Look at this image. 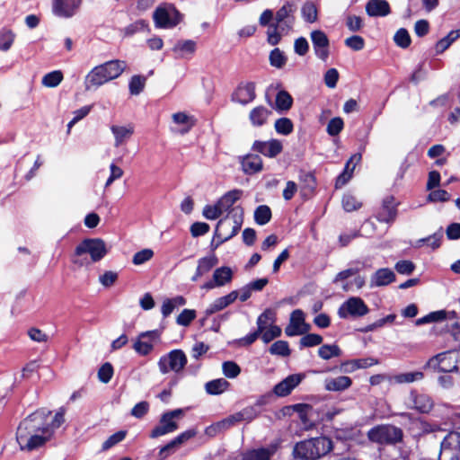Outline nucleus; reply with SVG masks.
<instances>
[{"label":"nucleus","mask_w":460,"mask_h":460,"mask_svg":"<svg viewBox=\"0 0 460 460\" xmlns=\"http://www.w3.org/2000/svg\"><path fill=\"white\" fill-rule=\"evenodd\" d=\"M66 410L58 409L52 420L49 421L51 411L41 408L21 421L16 431V440L22 451H33L45 445L54 431L65 422Z\"/></svg>","instance_id":"f257e3e1"},{"label":"nucleus","mask_w":460,"mask_h":460,"mask_svg":"<svg viewBox=\"0 0 460 460\" xmlns=\"http://www.w3.org/2000/svg\"><path fill=\"white\" fill-rule=\"evenodd\" d=\"M126 68L127 63L119 59L110 60L94 66L85 77V89L98 88L119 77Z\"/></svg>","instance_id":"f03ea898"},{"label":"nucleus","mask_w":460,"mask_h":460,"mask_svg":"<svg viewBox=\"0 0 460 460\" xmlns=\"http://www.w3.org/2000/svg\"><path fill=\"white\" fill-rule=\"evenodd\" d=\"M107 252L106 243L102 239L87 238L75 247L72 262L78 267H87L101 261Z\"/></svg>","instance_id":"7ed1b4c3"},{"label":"nucleus","mask_w":460,"mask_h":460,"mask_svg":"<svg viewBox=\"0 0 460 460\" xmlns=\"http://www.w3.org/2000/svg\"><path fill=\"white\" fill-rule=\"evenodd\" d=\"M333 449L335 445L329 438L319 437L297 443L293 453L301 460H317Z\"/></svg>","instance_id":"20e7f679"},{"label":"nucleus","mask_w":460,"mask_h":460,"mask_svg":"<svg viewBox=\"0 0 460 460\" xmlns=\"http://www.w3.org/2000/svg\"><path fill=\"white\" fill-rule=\"evenodd\" d=\"M233 222H230L228 217L220 219L217 225L215 231V238L217 239L216 248L224 242L228 241L234 236L241 229L243 218V208L239 206L232 209Z\"/></svg>","instance_id":"39448f33"},{"label":"nucleus","mask_w":460,"mask_h":460,"mask_svg":"<svg viewBox=\"0 0 460 460\" xmlns=\"http://www.w3.org/2000/svg\"><path fill=\"white\" fill-rule=\"evenodd\" d=\"M367 438L377 444H396L402 439V430L393 425H379L367 432Z\"/></svg>","instance_id":"423d86ee"},{"label":"nucleus","mask_w":460,"mask_h":460,"mask_svg":"<svg viewBox=\"0 0 460 460\" xmlns=\"http://www.w3.org/2000/svg\"><path fill=\"white\" fill-rule=\"evenodd\" d=\"M187 364V357L181 349H173L162 356L158 360L159 371L165 375L169 372H181Z\"/></svg>","instance_id":"0eeeda50"},{"label":"nucleus","mask_w":460,"mask_h":460,"mask_svg":"<svg viewBox=\"0 0 460 460\" xmlns=\"http://www.w3.org/2000/svg\"><path fill=\"white\" fill-rule=\"evenodd\" d=\"M183 414L181 409L166 411L162 414L158 425H156L150 433V438H156L178 429L179 426L176 419H180Z\"/></svg>","instance_id":"6e6552de"},{"label":"nucleus","mask_w":460,"mask_h":460,"mask_svg":"<svg viewBox=\"0 0 460 460\" xmlns=\"http://www.w3.org/2000/svg\"><path fill=\"white\" fill-rule=\"evenodd\" d=\"M438 460H460V432H449L440 443Z\"/></svg>","instance_id":"1a4fd4ad"},{"label":"nucleus","mask_w":460,"mask_h":460,"mask_svg":"<svg viewBox=\"0 0 460 460\" xmlns=\"http://www.w3.org/2000/svg\"><path fill=\"white\" fill-rule=\"evenodd\" d=\"M369 308L358 296H351L344 301L338 309V315L341 319L349 317L358 318L367 314Z\"/></svg>","instance_id":"9d476101"},{"label":"nucleus","mask_w":460,"mask_h":460,"mask_svg":"<svg viewBox=\"0 0 460 460\" xmlns=\"http://www.w3.org/2000/svg\"><path fill=\"white\" fill-rule=\"evenodd\" d=\"M179 12L173 7H159L153 14L155 26L159 28L174 27L179 23Z\"/></svg>","instance_id":"9b49d317"},{"label":"nucleus","mask_w":460,"mask_h":460,"mask_svg":"<svg viewBox=\"0 0 460 460\" xmlns=\"http://www.w3.org/2000/svg\"><path fill=\"white\" fill-rule=\"evenodd\" d=\"M310 37L315 56L326 61L330 55V41L326 33L321 30H315L310 33Z\"/></svg>","instance_id":"f8f14e48"},{"label":"nucleus","mask_w":460,"mask_h":460,"mask_svg":"<svg viewBox=\"0 0 460 460\" xmlns=\"http://www.w3.org/2000/svg\"><path fill=\"white\" fill-rule=\"evenodd\" d=\"M160 332L157 330L142 332L134 343V349L142 356L148 355L154 349V341H158Z\"/></svg>","instance_id":"ddd939ff"},{"label":"nucleus","mask_w":460,"mask_h":460,"mask_svg":"<svg viewBox=\"0 0 460 460\" xmlns=\"http://www.w3.org/2000/svg\"><path fill=\"white\" fill-rule=\"evenodd\" d=\"M310 330V325L305 323L304 313L296 309L290 315V323L285 328V333L288 337L302 335Z\"/></svg>","instance_id":"4468645a"},{"label":"nucleus","mask_w":460,"mask_h":460,"mask_svg":"<svg viewBox=\"0 0 460 460\" xmlns=\"http://www.w3.org/2000/svg\"><path fill=\"white\" fill-rule=\"evenodd\" d=\"M428 367L439 372H453L458 369L456 362L453 360L450 352H443L432 357L428 361Z\"/></svg>","instance_id":"2eb2a0df"},{"label":"nucleus","mask_w":460,"mask_h":460,"mask_svg":"<svg viewBox=\"0 0 460 460\" xmlns=\"http://www.w3.org/2000/svg\"><path fill=\"white\" fill-rule=\"evenodd\" d=\"M296 6L291 2H287L276 13V23L281 31H288L294 24V13Z\"/></svg>","instance_id":"dca6fc26"},{"label":"nucleus","mask_w":460,"mask_h":460,"mask_svg":"<svg viewBox=\"0 0 460 460\" xmlns=\"http://www.w3.org/2000/svg\"><path fill=\"white\" fill-rule=\"evenodd\" d=\"M397 217V204L394 198L388 196L384 199L382 205L377 211L376 217L379 222L393 223Z\"/></svg>","instance_id":"f3484780"},{"label":"nucleus","mask_w":460,"mask_h":460,"mask_svg":"<svg viewBox=\"0 0 460 460\" xmlns=\"http://www.w3.org/2000/svg\"><path fill=\"white\" fill-rule=\"evenodd\" d=\"M256 97L255 84L253 83H242L234 90L231 96L234 102L247 105Z\"/></svg>","instance_id":"a211bd4d"},{"label":"nucleus","mask_w":460,"mask_h":460,"mask_svg":"<svg viewBox=\"0 0 460 460\" xmlns=\"http://www.w3.org/2000/svg\"><path fill=\"white\" fill-rule=\"evenodd\" d=\"M252 150L258 152L264 156L274 158L283 150L282 143L278 139H270L269 141H254Z\"/></svg>","instance_id":"6ab92c4d"},{"label":"nucleus","mask_w":460,"mask_h":460,"mask_svg":"<svg viewBox=\"0 0 460 460\" xmlns=\"http://www.w3.org/2000/svg\"><path fill=\"white\" fill-rule=\"evenodd\" d=\"M110 128L114 137L115 147H119L125 145L135 132V127L132 123H128L127 125L113 124Z\"/></svg>","instance_id":"aec40b11"},{"label":"nucleus","mask_w":460,"mask_h":460,"mask_svg":"<svg viewBox=\"0 0 460 460\" xmlns=\"http://www.w3.org/2000/svg\"><path fill=\"white\" fill-rule=\"evenodd\" d=\"M82 0H54L53 13L60 17H72L79 8Z\"/></svg>","instance_id":"412c9836"},{"label":"nucleus","mask_w":460,"mask_h":460,"mask_svg":"<svg viewBox=\"0 0 460 460\" xmlns=\"http://www.w3.org/2000/svg\"><path fill=\"white\" fill-rule=\"evenodd\" d=\"M195 435L196 431L192 429L181 433L160 449L159 457L161 459H165L169 455L173 453L178 447H180L189 439L192 438Z\"/></svg>","instance_id":"4be33fe9"},{"label":"nucleus","mask_w":460,"mask_h":460,"mask_svg":"<svg viewBox=\"0 0 460 460\" xmlns=\"http://www.w3.org/2000/svg\"><path fill=\"white\" fill-rule=\"evenodd\" d=\"M304 375L294 374L286 377L274 386L273 392L278 396L288 395L294 388H296L303 380Z\"/></svg>","instance_id":"5701e85b"},{"label":"nucleus","mask_w":460,"mask_h":460,"mask_svg":"<svg viewBox=\"0 0 460 460\" xmlns=\"http://www.w3.org/2000/svg\"><path fill=\"white\" fill-rule=\"evenodd\" d=\"M366 12L371 17H384L391 13L386 0H369L366 4Z\"/></svg>","instance_id":"b1692460"},{"label":"nucleus","mask_w":460,"mask_h":460,"mask_svg":"<svg viewBox=\"0 0 460 460\" xmlns=\"http://www.w3.org/2000/svg\"><path fill=\"white\" fill-rule=\"evenodd\" d=\"M361 160V155L355 154L347 162L344 171L341 173L335 182L336 188H341L345 185L352 176L353 171L356 167V164Z\"/></svg>","instance_id":"393cba45"},{"label":"nucleus","mask_w":460,"mask_h":460,"mask_svg":"<svg viewBox=\"0 0 460 460\" xmlns=\"http://www.w3.org/2000/svg\"><path fill=\"white\" fill-rule=\"evenodd\" d=\"M351 385V378L346 376L329 377L324 380V388L330 392H341L350 387Z\"/></svg>","instance_id":"a878e982"},{"label":"nucleus","mask_w":460,"mask_h":460,"mask_svg":"<svg viewBox=\"0 0 460 460\" xmlns=\"http://www.w3.org/2000/svg\"><path fill=\"white\" fill-rule=\"evenodd\" d=\"M242 169L246 174H254L262 170V160L257 155H247L242 158Z\"/></svg>","instance_id":"bb28decb"},{"label":"nucleus","mask_w":460,"mask_h":460,"mask_svg":"<svg viewBox=\"0 0 460 460\" xmlns=\"http://www.w3.org/2000/svg\"><path fill=\"white\" fill-rule=\"evenodd\" d=\"M272 114V111L268 108L260 105L253 108L249 113V119L252 126L261 127L268 121L269 117Z\"/></svg>","instance_id":"cd10ccee"},{"label":"nucleus","mask_w":460,"mask_h":460,"mask_svg":"<svg viewBox=\"0 0 460 460\" xmlns=\"http://www.w3.org/2000/svg\"><path fill=\"white\" fill-rule=\"evenodd\" d=\"M394 273L387 269L383 268L375 272V274L371 277V287H382L386 286L394 280Z\"/></svg>","instance_id":"c85d7f7f"},{"label":"nucleus","mask_w":460,"mask_h":460,"mask_svg":"<svg viewBox=\"0 0 460 460\" xmlns=\"http://www.w3.org/2000/svg\"><path fill=\"white\" fill-rule=\"evenodd\" d=\"M196 50V42L191 40H179L172 48L177 58H185L191 56Z\"/></svg>","instance_id":"c756f323"},{"label":"nucleus","mask_w":460,"mask_h":460,"mask_svg":"<svg viewBox=\"0 0 460 460\" xmlns=\"http://www.w3.org/2000/svg\"><path fill=\"white\" fill-rule=\"evenodd\" d=\"M242 195L243 190L237 189L226 192L217 200V203L218 204V208H220L223 213L227 211L238 199H240Z\"/></svg>","instance_id":"7c9ffc66"},{"label":"nucleus","mask_w":460,"mask_h":460,"mask_svg":"<svg viewBox=\"0 0 460 460\" xmlns=\"http://www.w3.org/2000/svg\"><path fill=\"white\" fill-rule=\"evenodd\" d=\"M273 451L268 448H258L246 451L234 460H270Z\"/></svg>","instance_id":"2f4dec72"},{"label":"nucleus","mask_w":460,"mask_h":460,"mask_svg":"<svg viewBox=\"0 0 460 460\" xmlns=\"http://www.w3.org/2000/svg\"><path fill=\"white\" fill-rule=\"evenodd\" d=\"M423 376V373L420 371L401 373L394 376H389L388 382L390 384H410L421 380Z\"/></svg>","instance_id":"473e14b6"},{"label":"nucleus","mask_w":460,"mask_h":460,"mask_svg":"<svg viewBox=\"0 0 460 460\" xmlns=\"http://www.w3.org/2000/svg\"><path fill=\"white\" fill-rule=\"evenodd\" d=\"M233 276L234 272L231 268L223 266L216 269L212 277L216 281L215 283L220 288L229 284L233 279Z\"/></svg>","instance_id":"72a5a7b5"},{"label":"nucleus","mask_w":460,"mask_h":460,"mask_svg":"<svg viewBox=\"0 0 460 460\" xmlns=\"http://www.w3.org/2000/svg\"><path fill=\"white\" fill-rule=\"evenodd\" d=\"M230 383L225 378H217L207 382L205 384V390L208 394L217 395L223 394L228 389Z\"/></svg>","instance_id":"f704fd0d"},{"label":"nucleus","mask_w":460,"mask_h":460,"mask_svg":"<svg viewBox=\"0 0 460 460\" xmlns=\"http://www.w3.org/2000/svg\"><path fill=\"white\" fill-rule=\"evenodd\" d=\"M276 321V314L272 309H266L262 314H261L257 319V330L259 332L262 333V332L269 327L270 325H273Z\"/></svg>","instance_id":"c9c22d12"},{"label":"nucleus","mask_w":460,"mask_h":460,"mask_svg":"<svg viewBox=\"0 0 460 460\" xmlns=\"http://www.w3.org/2000/svg\"><path fill=\"white\" fill-rule=\"evenodd\" d=\"M318 355L323 359L328 360L332 358L340 357L341 350L336 344H325L319 348Z\"/></svg>","instance_id":"e433bc0d"},{"label":"nucleus","mask_w":460,"mask_h":460,"mask_svg":"<svg viewBox=\"0 0 460 460\" xmlns=\"http://www.w3.org/2000/svg\"><path fill=\"white\" fill-rule=\"evenodd\" d=\"M218 263V260L215 254L200 258L198 261L197 270L201 272L202 275L208 273Z\"/></svg>","instance_id":"4c0bfd02"},{"label":"nucleus","mask_w":460,"mask_h":460,"mask_svg":"<svg viewBox=\"0 0 460 460\" xmlns=\"http://www.w3.org/2000/svg\"><path fill=\"white\" fill-rule=\"evenodd\" d=\"M239 423L242 421H245L247 423L252 421L254 419H256L260 411H258L256 406H247L238 412H235Z\"/></svg>","instance_id":"58836bf2"},{"label":"nucleus","mask_w":460,"mask_h":460,"mask_svg":"<svg viewBox=\"0 0 460 460\" xmlns=\"http://www.w3.org/2000/svg\"><path fill=\"white\" fill-rule=\"evenodd\" d=\"M63 80V74L59 70L52 71L42 77V84L46 87H57Z\"/></svg>","instance_id":"ea45409f"},{"label":"nucleus","mask_w":460,"mask_h":460,"mask_svg":"<svg viewBox=\"0 0 460 460\" xmlns=\"http://www.w3.org/2000/svg\"><path fill=\"white\" fill-rule=\"evenodd\" d=\"M271 218L270 208L266 205L259 206L254 212V219L258 225L263 226Z\"/></svg>","instance_id":"a19ab883"},{"label":"nucleus","mask_w":460,"mask_h":460,"mask_svg":"<svg viewBox=\"0 0 460 460\" xmlns=\"http://www.w3.org/2000/svg\"><path fill=\"white\" fill-rule=\"evenodd\" d=\"M293 103L291 95L286 91H280L276 96V106L278 110L288 111Z\"/></svg>","instance_id":"79ce46f5"},{"label":"nucleus","mask_w":460,"mask_h":460,"mask_svg":"<svg viewBox=\"0 0 460 460\" xmlns=\"http://www.w3.org/2000/svg\"><path fill=\"white\" fill-rule=\"evenodd\" d=\"M271 355H277L281 357H288L290 355L291 350L289 345L286 341H275L269 349Z\"/></svg>","instance_id":"37998d69"},{"label":"nucleus","mask_w":460,"mask_h":460,"mask_svg":"<svg viewBox=\"0 0 460 460\" xmlns=\"http://www.w3.org/2000/svg\"><path fill=\"white\" fill-rule=\"evenodd\" d=\"M304 20L309 23L317 21V8L312 2L305 3L301 9Z\"/></svg>","instance_id":"c03bdc74"},{"label":"nucleus","mask_w":460,"mask_h":460,"mask_svg":"<svg viewBox=\"0 0 460 460\" xmlns=\"http://www.w3.org/2000/svg\"><path fill=\"white\" fill-rule=\"evenodd\" d=\"M146 85V77L142 75H133L129 81L128 88L132 95H138Z\"/></svg>","instance_id":"a18cd8bd"},{"label":"nucleus","mask_w":460,"mask_h":460,"mask_svg":"<svg viewBox=\"0 0 460 460\" xmlns=\"http://www.w3.org/2000/svg\"><path fill=\"white\" fill-rule=\"evenodd\" d=\"M415 408L420 412H429L433 407L432 400L426 394H420L414 400Z\"/></svg>","instance_id":"49530a36"},{"label":"nucleus","mask_w":460,"mask_h":460,"mask_svg":"<svg viewBox=\"0 0 460 460\" xmlns=\"http://www.w3.org/2000/svg\"><path fill=\"white\" fill-rule=\"evenodd\" d=\"M287 62V58L284 55L283 51L279 49L276 48L271 50L270 54V63L272 66L277 68H282Z\"/></svg>","instance_id":"de8ad7c7"},{"label":"nucleus","mask_w":460,"mask_h":460,"mask_svg":"<svg viewBox=\"0 0 460 460\" xmlns=\"http://www.w3.org/2000/svg\"><path fill=\"white\" fill-rule=\"evenodd\" d=\"M394 40L395 44L402 49H406L411 44V37L408 31L404 28L399 29L394 36Z\"/></svg>","instance_id":"09e8293b"},{"label":"nucleus","mask_w":460,"mask_h":460,"mask_svg":"<svg viewBox=\"0 0 460 460\" xmlns=\"http://www.w3.org/2000/svg\"><path fill=\"white\" fill-rule=\"evenodd\" d=\"M15 35L10 30H3L0 32V50L7 51L14 41Z\"/></svg>","instance_id":"8fccbe9b"},{"label":"nucleus","mask_w":460,"mask_h":460,"mask_svg":"<svg viewBox=\"0 0 460 460\" xmlns=\"http://www.w3.org/2000/svg\"><path fill=\"white\" fill-rule=\"evenodd\" d=\"M457 40V34L452 32V31L444 38L439 40L436 44V52L438 54L443 53L446 49H447L450 45Z\"/></svg>","instance_id":"3c124183"},{"label":"nucleus","mask_w":460,"mask_h":460,"mask_svg":"<svg viewBox=\"0 0 460 460\" xmlns=\"http://www.w3.org/2000/svg\"><path fill=\"white\" fill-rule=\"evenodd\" d=\"M323 342V337L315 333H308L300 339L301 348H309L320 345Z\"/></svg>","instance_id":"603ef678"},{"label":"nucleus","mask_w":460,"mask_h":460,"mask_svg":"<svg viewBox=\"0 0 460 460\" xmlns=\"http://www.w3.org/2000/svg\"><path fill=\"white\" fill-rule=\"evenodd\" d=\"M287 32L288 31H281L280 27H279L277 23L270 24L267 31L268 42L272 46L277 45L281 39V33Z\"/></svg>","instance_id":"864d4df0"},{"label":"nucleus","mask_w":460,"mask_h":460,"mask_svg":"<svg viewBox=\"0 0 460 460\" xmlns=\"http://www.w3.org/2000/svg\"><path fill=\"white\" fill-rule=\"evenodd\" d=\"M275 129L279 134L288 135L293 131V123L288 118H281L276 120Z\"/></svg>","instance_id":"5fc2aeb1"},{"label":"nucleus","mask_w":460,"mask_h":460,"mask_svg":"<svg viewBox=\"0 0 460 460\" xmlns=\"http://www.w3.org/2000/svg\"><path fill=\"white\" fill-rule=\"evenodd\" d=\"M280 335L281 329L279 326L273 324L270 325L262 332L261 338L264 343H269Z\"/></svg>","instance_id":"6e6d98bb"},{"label":"nucleus","mask_w":460,"mask_h":460,"mask_svg":"<svg viewBox=\"0 0 460 460\" xmlns=\"http://www.w3.org/2000/svg\"><path fill=\"white\" fill-rule=\"evenodd\" d=\"M451 195L445 190H432L427 197L429 202H447Z\"/></svg>","instance_id":"4d7b16f0"},{"label":"nucleus","mask_w":460,"mask_h":460,"mask_svg":"<svg viewBox=\"0 0 460 460\" xmlns=\"http://www.w3.org/2000/svg\"><path fill=\"white\" fill-rule=\"evenodd\" d=\"M344 122L341 118L336 117L332 119L327 125V133L332 136H337L343 129Z\"/></svg>","instance_id":"13d9d810"},{"label":"nucleus","mask_w":460,"mask_h":460,"mask_svg":"<svg viewBox=\"0 0 460 460\" xmlns=\"http://www.w3.org/2000/svg\"><path fill=\"white\" fill-rule=\"evenodd\" d=\"M342 207L345 211L352 212L361 208V202H359L354 196L346 194L342 198Z\"/></svg>","instance_id":"bf43d9fd"},{"label":"nucleus","mask_w":460,"mask_h":460,"mask_svg":"<svg viewBox=\"0 0 460 460\" xmlns=\"http://www.w3.org/2000/svg\"><path fill=\"white\" fill-rule=\"evenodd\" d=\"M154 256V252L151 249H143L137 252H136L133 256L132 262L135 265H141L148 261H150Z\"/></svg>","instance_id":"052dcab7"},{"label":"nucleus","mask_w":460,"mask_h":460,"mask_svg":"<svg viewBox=\"0 0 460 460\" xmlns=\"http://www.w3.org/2000/svg\"><path fill=\"white\" fill-rule=\"evenodd\" d=\"M222 369L224 375L228 378H234L241 372L240 367L234 361L224 362L222 365Z\"/></svg>","instance_id":"680f3d73"},{"label":"nucleus","mask_w":460,"mask_h":460,"mask_svg":"<svg viewBox=\"0 0 460 460\" xmlns=\"http://www.w3.org/2000/svg\"><path fill=\"white\" fill-rule=\"evenodd\" d=\"M196 318L195 310L184 309L177 317L176 323L181 326H188Z\"/></svg>","instance_id":"e2e57ef3"},{"label":"nucleus","mask_w":460,"mask_h":460,"mask_svg":"<svg viewBox=\"0 0 460 460\" xmlns=\"http://www.w3.org/2000/svg\"><path fill=\"white\" fill-rule=\"evenodd\" d=\"M113 375V367L111 363H105L103 364L99 371H98V377L99 380L104 384H107L110 382Z\"/></svg>","instance_id":"0e129e2a"},{"label":"nucleus","mask_w":460,"mask_h":460,"mask_svg":"<svg viewBox=\"0 0 460 460\" xmlns=\"http://www.w3.org/2000/svg\"><path fill=\"white\" fill-rule=\"evenodd\" d=\"M202 214L207 219L215 220L218 218L223 212L220 208H218V204L216 203L215 205L205 206Z\"/></svg>","instance_id":"69168bd1"},{"label":"nucleus","mask_w":460,"mask_h":460,"mask_svg":"<svg viewBox=\"0 0 460 460\" xmlns=\"http://www.w3.org/2000/svg\"><path fill=\"white\" fill-rule=\"evenodd\" d=\"M110 176L105 182V188L110 187L114 181L120 179L124 174L123 170L114 163L110 164Z\"/></svg>","instance_id":"338daca9"},{"label":"nucleus","mask_w":460,"mask_h":460,"mask_svg":"<svg viewBox=\"0 0 460 460\" xmlns=\"http://www.w3.org/2000/svg\"><path fill=\"white\" fill-rule=\"evenodd\" d=\"M345 45L355 51H358L364 48L365 40L361 36L353 35L345 40Z\"/></svg>","instance_id":"774afa93"}]
</instances>
